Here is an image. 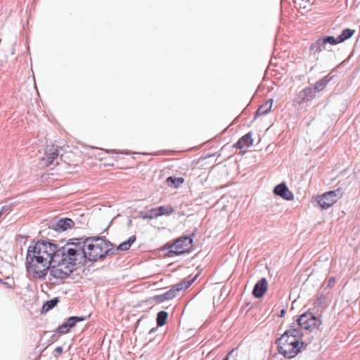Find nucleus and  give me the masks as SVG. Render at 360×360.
Instances as JSON below:
<instances>
[{
    "mask_svg": "<svg viewBox=\"0 0 360 360\" xmlns=\"http://www.w3.org/2000/svg\"><path fill=\"white\" fill-rule=\"evenodd\" d=\"M55 352L57 353V354H55V356H57L59 354H61L63 352V347H57L55 349Z\"/></svg>",
    "mask_w": 360,
    "mask_h": 360,
    "instance_id": "473e14b6",
    "label": "nucleus"
},
{
    "mask_svg": "<svg viewBox=\"0 0 360 360\" xmlns=\"http://www.w3.org/2000/svg\"><path fill=\"white\" fill-rule=\"evenodd\" d=\"M222 360H229V357L226 356H225L224 358H223V359H222Z\"/></svg>",
    "mask_w": 360,
    "mask_h": 360,
    "instance_id": "c9c22d12",
    "label": "nucleus"
},
{
    "mask_svg": "<svg viewBox=\"0 0 360 360\" xmlns=\"http://www.w3.org/2000/svg\"><path fill=\"white\" fill-rule=\"evenodd\" d=\"M271 105H273V102H274V100H273L272 98H271Z\"/></svg>",
    "mask_w": 360,
    "mask_h": 360,
    "instance_id": "e433bc0d",
    "label": "nucleus"
},
{
    "mask_svg": "<svg viewBox=\"0 0 360 360\" xmlns=\"http://www.w3.org/2000/svg\"><path fill=\"white\" fill-rule=\"evenodd\" d=\"M335 281V279L334 278H330V280H329V285L331 284V283L334 282Z\"/></svg>",
    "mask_w": 360,
    "mask_h": 360,
    "instance_id": "f704fd0d",
    "label": "nucleus"
},
{
    "mask_svg": "<svg viewBox=\"0 0 360 360\" xmlns=\"http://www.w3.org/2000/svg\"><path fill=\"white\" fill-rule=\"evenodd\" d=\"M85 248L86 260L96 261L106 255L114 253V246L105 239L100 237H90L82 241Z\"/></svg>",
    "mask_w": 360,
    "mask_h": 360,
    "instance_id": "7ed1b4c3",
    "label": "nucleus"
},
{
    "mask_svg": "<svg viewBox=\"0 0 360 360\" xmlns=\"http://www.w3.org/2000/svg\"><path fill=\"white\" fill-rule=\"evenodd\" d=\"M156 209L160 217L162 215L169 216L174 211L170 205L160 206Z\"/></svg>",
    "mask_w": 360,
    "mask_h": 360,
    "instance_id": "4be33fe9",
    "label": "nucleus"
},
{
    "mask_svg": "<svg viewBox=\"0 0 360 360\" xmlns=\"http://www.w3.org/2000/svg\"><path fill=\"white\" fill-rule=\"evenodd\" d=\"M168 314L165 311H160L157 314L156 322L158 326H162L166 323Z\"/></svg>",
    "mask_w": 360,
    "mask_h": 360,
    "instance_id": "b1692460",
    "label": "nucleus"
},
{
    "mask_svg": "<svg viewBox=\"0 0 360 360\" xmlns=\"http://www.w3.org/2000/svg\"><path fill=\"white\" fill-rule=\"evenodd\" d=\"M160 217V216L158 214L157 209L152 208L148 212V213L145 216L143 217V218L151 219L153 218H155V217Z\"/></svg>",
    "mask_w": 360,
    "mask_h": 360,
    "instance_id": "cd10ccee",
    "label": "nucleus"
},
{
    "mask_svg": "<svg viewBox=\"0 0 360 360\" xmlns=\"http://www.w3.org/2000/svg\"><path fill=\"white\" fill-rule=\"evenodd\" d=\"M197 277L198 275H195L192 278L189 276L184 278L180 283L174 285L169 290L166 291L163 294L156 296L155 300L158 302H162L165 300H169L174 298L180 290L189 288L196 280Z\"/></svg>",
    "mask_w": 360,
    "mask_h": 360,
    "instance_id": "39448f33",
    "label": "nucleus"
},
{
    "mask_svg": "<svg viewBox=\"0 0 360 360\" xmlns=\"http://www.w3.org/2000/svg\"><path fill=\"white\" fill-rule=\"evenodd\" d=\"M136 236L133 235V236H130L129 238V239L127 240H126L125 242H127L131 246L136 241Z\"/></svg>",
    "mask_w": 360,
    "mask_h": 360,
    "instance_id": "2f4dec72",
    "label": "nucleus"
},
{
    "mask_svg": "<svg viewBox=\"0 0 360 360\" xmlns=\"http://www.w3.org/2000/svg\"><path fill=\"white\" fill-rule=\"evenodd\" d=\"M192 243L193 238L191 237L186 236L179 237L169 246V252L176 255L188 252L191 249Z\"/></svg>",
    "mask_w": 360,
    "mask_h": 360,
    "instance_id": "6e6552de",
    "label": "nucleus"
},
{
    "mask_svg": "<svg viewBox=\"0 0 360 360\" xmlns=\"http://www.w3.org/2000/svg\"><path fill=\"white\" fill-rule=\"evenodd\" d=\"M274 311H275V308L274 307V309L271 310V313H273Z\"/></svg>",
    "mask_w": 360,
    "mask_h": 360,
    "instance_id": "4c0bfd02",
    "label": "nucleus"
},
{
    "mask_svg": "<svg viewBox=\"0 0 360 360\" xmlns=\"http://www.w3.org/2000/svg\"><path fill=\"white\" fill-rule=\"evenodd\" d=\"M269 65H270V61L268 63V67H267V68H269Z\"/></svg>",
    "mask_w": 360,
    "mask_h": 360,
    "instance_id": "58836bf2",
    "label": "nucleus"
},
{
    "mask_svg": "<svg viewBox=\"0 0 360 360\" xmlns=\"http://www.w3.org/2000/svg\"><path fill=\"white\" fill-rule=\"evenodd\" d=\"M253 140L252 139V134L250 132L243 136L233 146L243 149L248 148L252 145Z\"/></svg>",
    "mask_w": 360,
    "mask_h": 360,
    "instance_id": "2eb2a0df",
    "label": "nucleus"
},
{
    "mask_svg": "<svg viewBox=\"0 0 360 360\" xmlns=\"http://www.w3.org/2000/svg\"><path fill=\"white\" fill-rule=\"evenodd\" d=\"M70 329L71 328H70L69 325L66 323V321H65L63 324H61L60 326H59L58 327L56 331L58 333L65 334V333H68Z\"/></svg>",
    "mask_w": 360,
    "mask_h": 360,
    "instance_id": "c85d7f7f",
    "label": "nucleus"
},
{
    "mask_svg": "<svg viewBox=\"0 0 360 360\" xmlns=\"http://www.w3.org/2000/svg\"><path fill=\"white\" fill-rule=\"evenodd\" d=\"M166 182L169 186L178 188L184 182V179L182 177L169 176L167 178Z\"/></svg>",
    "mask_w": 360,
    "mask_h": 360,
    "instance_id": "412c9836",
    "label": "nucleus"
},
{
    "mask_svg": "<svg viewBox=\"0 0 360 360\" xmlns=\"http://www.w3.org/2000/svg\"><path fill=\"white\" fill-rule=\"evenodd\" d=\"M57 245L44 240L30 245L26 255V269L34 278H44L50 265L56 259Z\"/></svg>",
    "mask_w": 360,
    "mask_h": 360,
    "instance_id": "f257e3e1",
    "label": "nucleus"
},
{
    "mask_svg": "<svg viewBox=\"0 0 360 360\" xmlns=\"http://www.w3.org/2000/svg\"><path fill=\"white\" fill-rule=\"evenodd\" d=\"M324 302H325V297L321 295L319 298L316 299V302H314V304H316L317 307H321L323 305Z\"/></svg>",
    "mask_w": 360,
    "mask_h": 360,
    "instance_id": "7c9ffc66",
    "label": "nucleus"
},
{
    "mask_svg": "<svg viewBox=\"0 0 360 360\" xmlns=\"http://www.w3.org/2000/svg\"><path fill=\"white\" fill-rule=\"evenodd\" d=\"M332 76L327 75L323 78L318 81L313 86L314 91L318 93L323 91L328 82L332 79Z\"/></svg>",
    "mask_w": 360,
    "mask_h": 360,
    "instance_id": "f3484780",
    "label": "nucleus"
},
{
    "mask_svg": "<svg viewBox=\"0 0 360 360\" xmlns=\"http://www.w3.org/2000/svg\"><path fill=\"white\" fill-rule=\"evenodd\" d=\"M344 194V189L338 188L337 189L325 192L316 198V201L322 210H327L338 202Z\"/></svg>",
    "mask_w": 360,
    "mask_h": 360,
    "instance_id": "423d86ee",
    "label": "nucleus"
},
{
    "mask_svg": "<svg viewBox=\"0 0 360 360\" xmlns=\"http://www.w3.org/2000/svg\"><path fill=\"white\" fill-rule=\"evenodd\" d=\"M290 335L288 334V338H285V341L283 340H282V336L278 340V349H281V347L282 346H285L286 345H291L292 343H290V342H292L294 341V340L290 338Z\"/></svg>",
    "mask_w": 360,
    "mask_h": 360,
    "instance_id": "bb28decb",
    "label": "nucleus"
},
{
    "mask_svg": "<svg viewBox=\"0 0 360 360\" xmlns=\"http://www.w3.org/2000/svg\"><path fill=\"white\" fill-rule=\"evenodd\" d=\"M297 325L308 335L309 342L321 331L322 320L310 311L302 314L297 319Z\"/></svg>",
    "mask_w": 360,
    "mask_h": 360,
    "instance_id": "20e7f679",
    "label": "nucleus"
},
{
    "mask_svg": "<svg viewBox=\"0 0 360 360\" xmlns=\"http://www.w3.org/2000/svg\"><path fill=\"white\" fill-rule=\"evenodd\" d=\"M354 30L350 28L344 29L341 34L338 36L340 44L350 39L354 35Z\"/></svg>",
    "mask_w": 360,
    "mask_h": 360,
    "instance_id": "aec40b11",
    "label": "nucleus"
},
{
    "mask_svg": "<svg viewBox=\"0 0 360 360\" xmlns=\"http://www.w3.org/2000/svg\"><path fill=\"white\" fill-rule=\"evenodd\" d=\"M309 49L314 54H316L320 53L323 49H326V46L324 45L321 38H319L310 45Z\"/></svg>",
    "mask_w": 360,
    "mask_h": 360,
    "instance_id": "a211bd4d",
    "label": "nucleus"
},
{
    "mask_svg": "<svg viewBox=\"0 0 360 360\" xmlns=\"http://www.w3.org/2000/svg\"><path fill=\"white\" fill-rule=\"evenodd\" d=\"M85 319L84 316H70L65 321L70 328L75 326L77 323L83 321Z\"/></svg>",
    "mask_w": 360,
    "mask_h": 360,
    "instance_id": "393cba45",
    "label": "nucleus"
},
{
    "mask_svg": "<svg viewBox=\"0 0 360 360\" xmlns=\"http://www.w3.org/2000/svg\"><path fill=\"white\" fill-rule=\"evenodd\" d=\"M130 245L127 242H122L117 247L118 250L125 251L128 250L130 248Z\"/></svg>",
    "mask_w": 360,
    "mask_h": 360,
    "instance_id": "c756f323",
    "label": "nucleus"
},
{
    "mask_svg": "<svg viewBox=\"0 0 360 360\" xmlns=\"http://www.w3.org/2000/svg\"><path fill=\"white\" fill-rule=\"evenodd\" d=\"M316 93L313 87L307 86L300 92V97L303 100L309 101L315 96Z\"/></svg>",
    "mask_w": 360,
    "mask_h": 360,
    "instance_id": "6ab92c4d",
    "label": "nucleus"
},
{
    "mask_svg": "<svg viewBox=\"0 0 360 360\" xmlns=\"http://www.w3.org/2000/svg\"><path fill=\"white\" fill-rule=\"evenodd\" d=\"M288 334L291 336L290 338L294 340H301L303 336L307 335L305 331L300 326L299 328H291L290 329L285 330L282 335V340H284L285 341V338H288Z\"/></svg>",
    "mask_w": 360,
    "mask_h": 360,
    "instance_id": "f8f14e48",
    "label": "nucleus"
},
{
    "mask_svg": "<svg viewBox=\"0 0 360 360\" xmlns=\"http://www.w3.org/2000/svg\"><path fill=\"white\" fill-rule=\"evenodd\" d=\"M273 58V57L271 56V58ZM271 65L273 64V62H272V61L271 62Z\"/></svg>",
    "mask_w": 360,
    "mask_h": 360,
    "instance_id": "ea45409f",
    "label": "nucleus"
},
{
    "mask_svg": "<svg viewBox=\"0 0 360 360\" xmlns=\"http://www.w3.org/2000/svg\"><path fill=\"white\" fill-rule=\"evenodd\" d=\"M60 150L61 149L57 146H48L41 159V164L45 167L56 166L60 161H65L64 158L66 154H60Z\"/></svg>",
    "mask_w": 360,
    "mask_h": 360,
    "instance_id": "0eeeda50",
    "label": "nucleus"
},
{
    "mask_svg": "<svg viewBox=\"0 0 360 360\" xmlns=\"http://www.w3.org/2000/svg\"><path fill=\"white\" fill-rule=\"evenodd\" d=\"M267 288L268 282L266 278H263L255 285L252 295L257 298H260L266 291Z\"/></svg>",
    "mask_w": 360,
    "mask_h": 360,
    "instance_id": "4468645a",
    "label": "nucleus"
},
{
    "mask_svg": "<svg viewBox=\"0 0 360 360\" xmlns=\"http://www.w3.org/2000/svg\"><path fill=\"white\" fill-rule=\"evenodd\" d=\"M273 192L275 195L279 196L283 200L290 201L294 199V194L289 190L285 182H281L276 185Z\"/></svg>",
    "mask_w": 360,
    "mask_h": 360,
    "instance_id": "9b49d317",
    "label": "nucleus"
},
{
    "mask_svg": "<svg viewBox=\"0 0 360 360\" xmlns=\"http://www.w3.org/2000/svg\"><path fill=\"white\" fill-rule=\"evenodd\" d=\"M58 302H59L58 297H54L50 300L46 301L42 307V311H44V312L49 311V310H51L53 307H55Z\"/></svg>",
    "mask_w": 360,
    "mask_h": 360,
    "instance_id": "5701e85b",
    "label": "nucleus"
},
{
    "mask_svg": "<svg viewBox=\"0 0 360 360\" xmlns=\"http://www.w3.org/2000/svg\"><path fill=\"white\" fill-rule=\"evenodd\" d=\"M53 263H56L57 265L51 266L50 275L56 278L64 279L68 278L74 271L73 269L70 268L68 265L65 264L64 262H61L58 259L53 261Z\"/></svg>",
    "mask_w": 360,
    "mask_h": 360,
    "instance_id": "9d476101",
    "label": "nucleus"
},
{
    "mask_svg": "<svg viewBox=\"0 0 360 360\" xmlns=\"http://www.w3.org/2000/svg\"><path fill=\"white\" fill-rule=\"evenodd\" d=\"M80 238H74L72 242L67 243L64 246L58 248L56 259L75 270L79 266L86 262L85 248Z\"/></svg>",
    "mask_w": 360,
    "mask_h": 360,
    "instance_id": "f03ea898",
    "label": "nucleus"
},
{
    "mask_svg": "<svg viewBox=\"0 0 360 360\" xmlns=\"http://www.w3.org/2000/svg\"><path fill=\"white\" fill-rule=\"evenodd\" d=\"M321 39L323 40L324 45L326 46V44H330V45H336L340 44V41H338V37H334L333 36H325L323 37H321Z\"/></svg>",
    "mask_w": 360,
    "mask_h": 360,
    "instance_id": "a878e982",
    "label": "nucleus"
},
{
    "mask_svg": "<svg viewBox=\"0 0 360 360\" xmlns=\"http://www.w3.org/2000/svg\"><path fill=\"white\" fill-rule=\"evenodd\" d=\"M74 221L70 218H63L53 224V229L58 232L65 231L74 226Z\"/></svg>",
    "mask_w": 360,
    "mask_h": 360,
    "instance_id": "ddd939ff",
    "label": "nucleus"
},
{
    "mask_svg": "<svg viewBox=\"0 0 360 360\" xmlns=\"http://www.w3.org/2000/svg\"><path fill=\"white\" fill-rule=\"evenodd\" d=\"M270 112V100L266 101V103L260 105L255 114V119H258L266 116Z\"/></svg>",
    "mask_w": 360,
    "mask_h": 360,
    "instance_id": "dca6fc26",
    "label": "nucleus"
},
{
    "mask_svg": "<svg viewBox=\"0 0 360 360\" xmlns=\"http://www.w3.org/2000/svg\"><path fill=\"white\" fill-rule=\"evenodd\" d=\"M285 308H282L280 311V314H279V316L280 317H283L284 316L285 314Z\"/></svg>",
    "mask_w": 360,
    "mask_h": 360,
    "instance_id": "72a5a7b5",
    "label": "nucleus"
},
{
    "mask_svg": "<svg viewBox=\"0 0 360 360\" xmlns=\"http://www.w3.org/2000/svg\"><path fill=\"white\" fill-rule=\"evenodd\" d=\"M291 345H286L281 347L279 353L282 354L285 358L292 359L298 354L302 349H306L307 343L302 340H294L290 342Z\"/></svg>",
    "mask_w": 360,
    "mask_h": 360,
    "instance_id": "1a4fd4ad",
    "label": "nucleus"
}]
</instances>
